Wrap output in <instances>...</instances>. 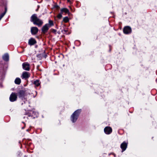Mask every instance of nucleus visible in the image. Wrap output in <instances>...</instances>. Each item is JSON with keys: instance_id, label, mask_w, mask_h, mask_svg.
<instances>
[{"instance_id": "1", "label": "nucleus", "mask_w": 157, "mask_h": 157, "mask_svg": "<svg viewBox=\"0 0 157 157\" xmlns=\"http://www.w3.org/2000/svg\"><path fill=\"white\" fill-rule=\"evenodd\" d=\"M30 21L35 25H37L39 27H41L43 24V21L37 17L36 14H33L30 17Z\"/></svg>"}, {"instance_id": "2", "label": "nucleus", "mask_w": 157, "mask_h": 157, "mask_svg": "<svg viewBox=\"0 0 157 157\" xmlns=\"http://www.w3.org/2000/svg\"><path fill=\"white\" fill-rule=\"evenodd\" d=\"M82 111L81 109H79L75 111L71 117V121L73 122H75Z\"/></svg>"}, {"instance_id": "3", "label": "nucleus", "mask_w": 157, "mask_h": 157, "mask_svg": "<svg viewBox=\"0 0 157 157\" xmlns=\"http://www.w3.org/2000/svg\"><path fill=\"white\" fill-rule=\"evenodd\" d=\"M26 90H19L17 93V94L19 98L21 99L22 100H24V103L25 104L27 100L25 98V95Z\"/></svg>"}, {"instance_id": "4", "label": "nucleus", "mask_w": 157, "mask_h": 157, "mask_svg": "<svg viewBox=\"0 0 157 157\" xmlns=\"http://www.w3.org/2000/svg\"><path fill=\"white\" fill-rule=\"evenodd\" d=\"M17 94L14 92H12L10 94L9 99L11 102H14L17 100Z\"/></svg>"}, {"instance_id": "5", "label": "nucleus", "mask_w": 157, "mask_h": 157, "mask_svg": "<svg viewBox=\"0 0 157 157\" xmlns=\"http://www.w3.org/2000/svg\"><path fill=\"white\" fill-rule=\"evenodd\" d=\"M28 116L31 117L32 119H34L35 118L37 117L38 116V113L36 112L31 111L28 113Z\"/></svg>"}, {"instance_id": "6", "label": "nucleus", "mask_w": 157, "mask_h": 157, "mask_svg": "<svg viewBox=\"0 0 157 157\" xmlns=\"http://www.w3.org/2000/svg\"><path fill=\"white\" fill-rule=\"evenodd\" d=\"M124 33L125 34H128L132 32L131 28L129 26L125 27L123 29Z\"/></svg>"}, {"instance_id": "7", "label": "nucleus", "mask_w": 157, "mask_h": 157, "mask_svg": "<svg viewBox=\"0 0 157 157\" xmlns=\"http://www.w3.org/2000/svg\"><path fill=\"white\" fill-rule=\"evenodd\" d=\"M128 143L125 141H124L121 144L120 147L122 149V152L125 151L127 148L128 146Z\"/></svg>"}, {"instance_id": "8", "label": "nucleus", "mask_w": 157, "mask_h": 157, "mask_svg": "<svg viewBox=\"0 0 157 157\" xmlns=\"http://www.w3.org/2000/svg\"><path fill=\"white\" fill-rule=\"evenodd\" d=\"M104 132L106 134H109L112 132V129L111 127L109 126H106L104 129Z\"/></svg>"}, {"instance_id": "9", "label": "nucleus", "mask_w": 157, "mask_h": 157, "mask_svg": "<svg viewBox=\"0 0 157 157\" xmlns=\"http://www.w3.org/2000/svg\"><path fill=\"white\" fill-rule=\"evenodd\" d=\"M39 29L36 27H33L31 28V32L32 35H35L38 32Z\"/></svg>"}, {"instance_id": "10", "label": "nucleus", "mask_w": 157, "mask_h": 157, "mask_svg": "<svg viewBox=\"0 0 157 157\" xmlns=\"http://www.w3.org/2000/svg\"><path fill=\"white\" fill-rule=\"evenodd\" d=\"M22 68L24 70L29 71L30 70V65L27 62H24L22 64Z\"/></svg>"}, {"instance_id": "11", "label": "nucleus", "mask_w": 157, "mask_h": 157, "mask_svg": "<svg viewBox=\"0 0 157 157\" xmlns=\"http://www.w3.org/2000/svg\"><path fill=\"white\" fill-rule=\"evenodd\" d=\"M49 28V27L48 25L46 24H45L42 28L41 31L42 32L44 33H45L47 32Z\"/></svg>"}, {"instance_id": "12", "label": "nucleus", "mask_w": 157, "mask_h": 157, "mask_svg": "<svg viewBox=\"0 0 157 157\" xmlns=\"http://www.w3.org/2000/svg\"><path fill=\"white\" fill-rule=\"evenodd\" d=\"M36 43V41L34 38L31 37L29 40L28 44L30 46L34 45Z\"/></svg>"}, {"instance_id": "13", "label": "nucleus", "mask_w": 157, "mask_h": 157, "mask_svg": "<svg viewBox=\"0 0 157 157\" xmlns=\"http://www.w3.org/2000/svg\"><path fill=\"white\" fill-rule=\"evenodd\" d=\"M30 77L29 73L27 72H24L23 73L22 75V78H25L26 79Z\"/></svg>"}, {"instance_id": "14", "label": "nucleus", "mask_w": 157, "mask_h": 157, "mask_svg": "<svg viewBox=\"0 0 157 157\" xmlns=\"http://www.w3.org/2000/svg\"><path fill=\"white\" fill-rule=\"evenodd\" d=\"M3 59L6 61H8L9 60V56L7 53H6L2 57Z\"/></svg>"}, {"instance_id": "15", "label": "nucleus", "mask_w": 157, "mask_h": 157, "mask_svg": "<svg viewBox=\"0 0 157 157\" xmlns=\"http://www.w3.org/2000/svg\"><path fill=\"white\" fill-rule=\"evenodd\" d=\"M60 12L63 14V13H70L69 10L66 8H63L60 10Z\"/></svg>"}, {"instance_id": "16", "label": "nucleus", "mask_w": 157, "mask_h": 157, "mask_svg": "<svg viewBox=\"0 0 157 157\" xmlns=\"http://www.w3.org/2000/svg\"><path fill=\"white\" fill-rule=\"evenodd\" d=\"M15 83L17 85H19L21 82V79L19 78H17L14 81Z\"/></svg>"}, {"instance_id": "17", "label": "nucleus", "mask_w": 157, "mask_h": 157, "mask_svg": "<svg viewBox=\"0 0 157 157\" xmlns=\"http://www.w3.org/2000/svg\"><path fill=\"white\" fill-rule=\"evenodd\" d=\"M5 11L4 12L2 13L1 14L0 16V20L1 19L4 17V16L5 14L7 11V8L6 6H5Z\"/></svg>"}, {"instance_id": "18", "label": "nucleus", "mask_w": 157, "mask_h": 157, "mask_svg": "<svg viewBox=\"0 0 157 157\" xmlns=\"http://www.w3.org/2000/svg\"><path fill=\"white\" fill-rule=\"evenodd\" d=\"M48 25L49 27L50 28L54 25V24L53 21L51 20L48 21V23L46 24Z\"/></svg>"}, {"instance_id": "19", "label": "nucleus", "mask_w": 157, "mask_h": 157, "mask_svg": "<svg viewBox=\"0 0 157 157\" xmlns=\"http://www.w3.org/2000/svg\"><path fill=\"white\" fill-rule=\"evenodd\" d=\"M33 84L35 85L36 86H38L40 84V80H36L34 81L33 82Z\"/></svg>"}, {"instance_id": "20", "label": "nucleus", "mask_w": 157, "mask_h": 157, "mask_svg": "<svg viewBox=\"0 0 157 157\" xmlns=\"http://www.w3.org/2000/svg\"><path fill=\"white\" fill-rule=\"evenodd\" d=\"M69 21V18L67 17H65L63 18V21L65 23Z\"/></svg>"}, {"instance_id": "21", "label": "nucleus", "mask_w": 157, "mask_h": 157, "mask_svg": "<svg viewBox=\"0 0 157 157\" xmlns=\"http://www.w3.org/2000/svg\"><path fill=\"white\" fill-rule=\"evenodd\" d=\"M62 13L60 12V13H59L57 15V17L59 19H61V18L62 17Z\"/></svg>"}, {"instance_id": "22", "label": "nucleus", "mask_w": 157, "mask_h": 157, "mask_svg": "<svg viewBox=\"0 0 157 157\" xmlns=\"http://www.w3.org/2000/svg\"><path fill=\"white\" fill-rule=\"evenodd\" d=\"M51 32L55 34H56V30L54 29H51Z\"/></svg>"}, {"instance_id": "23", "label": "nucleus", "mask_w": 157, "mask_h": 157, "mask_svg": "<svg viewBox=\"0 0 157 157\" xmlns=\"http://www.w3.org/2000/svg\"><path fill=\"white\" fill-rule=\"evenodd\" d=\"M54 7L55 8H56L57 9H58L59 8V6H58L57 5H55L54 6Z\"/></svg>"}, {"instance_id": "24", "label": "nucleus", "mask_w": 157, "mask_h": 157, "mask_svg": "<svg viewBox=\"0 0 157 157\" xmlns=\"http://www.w3.org/2000/svg\"><path fill=\"white\" fill-rule=\"evenodd\" d=\"M109 52H111V45H109Z\"/></svg>"}, {"instance_id": "25", "label": "nucleus", "mask_w": 157, "mask_h": 157, "mask_svg": "<svg viewBox=\"0 0 157 157\" xmlns=\"http://www.w3.org/2000/svg\"><path fill=\"white\" fill-rule=\"evenodd\" d=\"M24 127H22V129H24Z\"/></svg>"}, {"instance_id": "26", "label": "nucleus", "mask_w": 157, "mask_h": 157, "mask_svg": "<svg viewBox=\"0 0 157 157\" xmlns=\"http://www.w3.org/2000/svg\"><path fill=\"white\" fill-rule=\"evenodd\" d=\"M47 56V55H46L45 56V58H46V56Z\"/></svg>"}, {"instance_id": "27", "label": "nucleus", "mask_w": 157, "mask_h": 157, "mask_svg": "<svg viewBox=\"0 0 157 157\" xmlns=\"http://www.w3.org/2000/svg\"><path fill=\"white\" fill-rule=\"evenodd\" d=\"M40 55H38L37 56H39Z\"/></svg>"}, {"instance_id": "28", "label": "nucleus", "mask_w": 157, "mask_h": 157, "mask_svg": "<svg viewBox=\"0 0 157 157\" xmlns=\"http://www.w3.org/2000/svg\"><path fill=\"white\" fill-rule=\"evenodd\" d=\"M24 103H22V105H23Z\"/></svg>"}]
</instances>
